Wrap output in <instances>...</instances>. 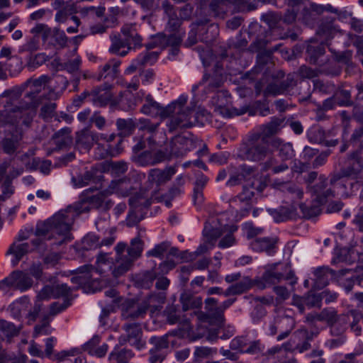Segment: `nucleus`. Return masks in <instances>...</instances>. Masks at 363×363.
<instances>
[{"label":"nucleus","instance_id":"bf43d9fd","mask_svg":"<svg viewBox=\"0 0 363 363\" xmlns=\"http://www.w3.org/2000/svg\"><path fill=\"white\" fill-rule=\"evenodd\" d=\"M205 309L208 313V314L217 319L219 320L218 311H217L218 306H217L218 301L214 298H207L205 301Z\"/></svg>","mask_w":363,"mask_h":363},{"label":"nucleus","instance_id":"aec40b11","mask_svg":"<svg viewBox=\"0 0 363 363\" xmlns=\"http://www.w3.org/2000/svg\"><path fill=\"white\" fill-rule=\"evenodd\" d=\"M272 154L274 151H278L279 157L282 161L291 160L294 156V150L292 144L286 143L279 138H272Z\"/></svg>","mask_w":363,"mask_h":363},{"label":"nucleus","instance_id":"b1692460","mask_svg":"<svg viewBox=\"0 0 363 363\" xmlns=\"http://www.w3.org/2000/svg\"><path fill=\"white\" fill-rule=\"evenodd\" d=\"M140 111L146 115L152 116L160 115L162 118H167L166 107H162L150 95L145 97Z\"/></svg>","mask_w":363,"mask_h":363},{"label":"nucleus","instance_id":"393cba45","mask_svg":"<svg viewBox=\"0 0 363 363\" xmlns=\"http://www.w3.org/2000/svg\"><path fill=\"white\" fill-rule=\"evenodd\" d=\"M20 120L13 108V106L9 104V98L4 104V109L0 110V126L6 124H19Z\"/></svg>","mask_w":363,"mask_h":363},{"label":"nucleus","instance_id":"a19ab883","mask_svg":"<svg viewBox=\"0 0 363 363\" xmlns=\"http://www.w3.org/2000/svg\"><path fill=\"white\" fill-rule=\"evenodd\" d=\"M121 65V60L113 58L108 60L102 67L101 71L98 77V80H101L103 77L108 75L116 76L118 72V68Z\"/></svg>","mask_w":363,"mask_h":363},{"label":"nucleus","instance_id":"052dcab7","mask_svg":"<svg viewBox=\"0 0 363 363\" xmlns=\"http://www.w3.org/2000/svg\"><path fill=\"white\" fill-rule=\"evenodd\" d=\"M283 191L291 194L294 199H301L303 197V191L298 185L289 183L283 186Z\"/></svg>","mask_w":363,"mask_h":363},{"label":"nucleus","instance_id":"20e7f679","mask_svg":"<svg viewBox=\"0 0 363 363\" xmlns=\"http://www.w3.org/2000/svg\"><path fill=\"white\" fill-rule=\"evenodd\" d=\"M82 204L69 206L55 213L50 218V222L53 227V231L60 235H65L71 230L72 225L76 217L82 213L89 212L88 206L82 207Z\"/></svg>","mask_w":363,"mask_h":363},{"label":"nucleus","instance_id":"4c0bfd02","mask_svg":"<svg viewBox=\"0 0 363 363\" xmlns=\"http://www.w3.org/2000/svg\"><path fill=\"white\" fill-rule=\"evenodd\" d=\"M77 9L73 1H67L66 4L62 6L55 15V20L59 23H64L67 19L68 16L77 13Z\"/></svg>","mask_w":363,"mask_h":363},{"label":"nucleus","instance_id":"f8f14e48","mask_svg":"<svg viewBox=\"0 0 363 363\" xmlns=\"http://www.w3.org/2000/svg\"><path fill=\"white\" fill-rule=\"evenodd\" d=\"M125 334L121 335L119 341L121 344L129 342L130 345L140 349L145 345L142 340V329L138 323H127L123 326Z\"/></svg>","mask_w":363,"mask_h":363},{"label":"nucleus","instance_id":"8fccbe9b","mask_svg":"<svg viewBox=\"0 0 363 363\" xmlns=\"http://www.w3.org/2000/svg\"><path fill=\"white\" fill-rule=\"evenodd\" d=\"M157 41H160V46L170 45L174 47L180 44L182 42V38L176 33L169 35L168 37L160 34L158 35L155 38L154 43H157Z\"/></svg>","mask_w":363,"mask_h":363},{"label":"nucleus","instance_id":"f257e3e1","mask_svg":"<svg viewBox=\"0 0 363 363\" xmlns=\"http://www.w3.org/2000/svg\"><path fill=\"white\" fill-rule=\"evenodd\" d=\"M50 82L51 77L48 75L30 78L26 81L30 90L23 97H21L23 91L18 87L5 90L1 97L9 98V104L13 106L21 123L28 128L32 123L43 101L57 100L69 84L66 78L60 76L57 78V83L62 84L60 89L57 86H50Z\"/></svg>","mask_w":363,"mask_h":363},{"label":"nucleus","instance_id":"58836bf2","mask_svg":"<svg viewBox=\"0 0 363 363\" xmlns=\"http://www.w3.org/2000/svg\"><path fill=\"white\" fill-rule=\"evenodd\" d=\"M110 194H108L106 192V189L104 191L100 192L96 195L90 197L89 199L83 200L81 202L77 203V204L82 205V203H86L83 205L82 207L84 208L85 206H88L89 211H90L91 208H101L103 207L104 205L105 196H107Z\"/></svg>","mask_w":363,"mask_h":363},{"label":"nucleus","instance_id":"de8ad7c7","mask_svg":"<svg viewBox=\"0 0 363 363\" xmlns=\"http://www.w3.org/2000/svg\"><path fill=\"white\" fill-rule=\"evenodd\" d=\"M336 318H337V311L333 308H325L321 311L320 322H325L331 326L332 332L336 329Z\"/></svg>","mask_w":363,"mask_h":363},{"label":"nucleus","instance_id":"9d476101","mask_svg":"<svg viewBox=\"0 0 363 363\" xmlns=\"http://www.w3.org/2000/svg\"><path fill=\"white\" fill-rule=\"evenodd\" d=\"M147 306L142 299H127L121 304V315L125 320L143 318L147 313Z\"/></svg>","mask_w":363,"mask_h":363},{"label":"nucleus","instance_id":"6e6552de","mask_svg":"<svg viewBox=\"0 0 363 363\" xmlns=\"http://www.w3.org/2000/svg\"><path fill=\"white\" fill-rule=\"evenodd\" d=\"M143 245V242L139 238H135L131 240L130 245L127 250L128 256L125 259L120 257L121 264L116 267L113 272L115 277H119L129 270L133 262L141 256Z\"/></svg>","mask_w":363,"mask_h":363},{"label":"nucleus","instance_id":"2eb2a0df","mask_svg":"<svg viewBox=\"0 0 363 363\" xmlns=\"http://www.w3.org/2000/svg\"><path fill=\"white\" fill-rule=\"evenodd\" d=\"M254 195L255 193L250 188L243 186L242 193L230 200V206L237 208L238 203H243V208H240V216H247L251 209V200Z\"/></svg>","mask_w":363,"mask_h":363},{"label":"nucleus","instance_id":"13d9d810","mask_svg":"<svg viewBox=\"0 0 363 363\" xmlns=\"http://www.w3.org/2000/svg\"><path fill=\"white\" fill-rule=\"evenodd\" d=\"M216 353V349H213L208 347H196L194 353L195 362L211 357Z\"/></svg>","mask_w":363,"mask_h":363},{"label":"nucleus","instance_id":"72a5a7b5","mask_svg":"<svg viewBox=\"0 0 363 363\" xmlns=\"http://www.w3.org/2000/svg\"><path fill=\"white\" fill-rule=\"evenodd\" d=\"M180 302L184 311L194 308H200L202 306V298L192 294L184 292L181 294Z\"/></svg>","mask_w":363,"mask_h":363},{"label":"nucleus","instance_id":"f3484780","mask_svg":"<svg viewBox=\"0 0 363 363\" xmlns=\"http://www.w3.org/2000/svg\"><path fill=\"white\" fill-rule=\"evenodd\" d=\"M175 173L176 169L174 167H167L164 169H152L149 171L147 179L150 182L160 186L169 182Z\"/></svg>","mask_w":363,"mask_h":363},{"label":"nucleus","instance_id":"c85d7f7f","mask_svg":"<svg viewBox=\"0 0 363 363\" xmlns=\"http://www.w3.org/2000/svg\"><path fill=\"white\" fill-rule=\"evenodd\" d=\"M283 122V118L274 117L270 122L261 126L259 133L262 134V137L270 139L271 136L277 134L281 130Z\"/></svg>","mask_w":363,"mask_h":363},{"label":"nucleus","instance_id":"864d4df0","mask_svg":"<svg viewBox=\"0 0 363 363\" xmlns=\"http://www.w3.org/2000/svg\"><path fill=\"white\" fill-rule=\"evenodd\" d=\"M116 126L119 130L123 131L128 134H131L133 130L137 127V125L132 118H119L116 121Z\"/></svg>","mask_w":363,"mask_h":363},{"label":"nucleus","instance_id":"6e6d98bb","mask_svg":"<svg viewBox=\"0 0 363 363\" xmlns=\"http://www.w3.org/2000/svg\"><path fill=\"white\" fill-rule=\"evenodd\" d=\"M277 320L279 330H293L295 327V320L291 316H278Z\"/></svg>","mask_w":363,"mask_h":363},{"label":"nucleus","instance_id":"423d86ee","mask_svg":"<svg viewBox=\"0 0 363 363\" xmlns=\"http://www.w3.org/2000/svg\"><path fill=\"white\" fill-rule=\"evenodd\" d=\"M150 146L149 150L143 151L134 157L133 161L140 166H153L164 162L167 160L166 154L164 152L162 145L158 148L154 147L155 144L152 137L147 139Z\"/></svg>","mask_w":363,"mask_h":363},{"label":"nucleus","instance_id":"4be33fe9","mask_svg":"<svg viewBox=\"0 0 363 363\" xmlns=\"http://www.w3.org/2000/svg\"><path fill=\"white\" fill-rule=\"evenodd\" d=\"M98 133L88 129L77 133L76 145L79 149L89 150L94 143L97 144Z\"/></svg>","mask_w":363,"mask_h":363},{"label":"nucleus","instance_id":"c756f323","mask_svg":"<svg viewBox=\"0 0 363 363\" xmlns=\"http://www.w3.org/2000/svg\"><path fill=\"white\" fill-rule=\"evenodd\" d=\"M165 299L166 296L164 293H157L152 294L142 300L147 305V310H150V311L153 313L161 309Z\"/></svg>","mask_w":363,"mask_h":363},{"label":"nucleus","instance_id":"338daca9","mask_svg":"<svg viewBox=\"0 0 363 363\" xmlns=\"http://www.w3.org/2000/svg\"><path fill=\"white\" fill-rule=\"evenodd\" d=\"M108 170L114 175L123 174L128 170V165L123 161L113 162L109 164Z\"/></svg>","mask_w":363,"mask_h":363},{"label":"nucleus","instance_id":"0e129e2a","mask_svg":"<svg viewBox=\"0 0 363 363\" xmlns=\"http://www.w3.org/2000/svg\"><path fill=\"white\" fill-rule=\"evenodd\" d=\"M136 125L140 130H146L150 133H154L157 130L160 123H152L149 119L140 118Z\"/></svg>","mask_w":363,"mask_h":363},{"label":"nucleus","instance_id":"a211bd4d","mask_svg":"<svg viewBox=\"0 0 363 363\" xmlns=\"http://www.w3.org/2000/svg\"><path fill=\"white\" fill-rule=\"evenodd\" d=\"M326 187L327 179L323 176L319 177V182L313 187V194L315 195V200L320 206L325 203L328 199L335 196L334 190Z\"/></svg>","mask_w":363,"mask_h":363},{"label":"nucleus","instance_id":"a18cd8bd","mask_svg":"<svg viewBox=\"0 0 363 363\" xmlns=\"http://www.w3.org/2000/svg\"><path fill=\"white\" fill-rule=\"evenodd\" d=\"M229 4L228 0H213L210 4V9L214 16L223 18Z\"/></svg>","mask_w":363,"mask_h":363},{"label":"nucleus","instance_id":"0eeeda50","mask_svg":"<svg viewBox=\"0 0 363 363\" xmlns=\"http://www.w3.org/2000/svg\"><path fill=\"white\" fill-rule=\"evenodd\" d=\"M283 279L289 281V284L292 286L297 281V278L293 272L290 271L285 275L281 270H279L278 264H274L266 269L262 276V281H256V284L258 288L263 289L266 287V284L274 285Z\"/></svg>","mask_w":363,"mask_h":363},{"label":"nucleus","instance_id":"774afa93","mask_svg":"<svg viewBox=\"0 0 363 363\" xmlns=\"http://www.w3.org/2000/svg\"><path fill=\"white\" fill-rule=\"evenodd\" d=\"M50 231H53V227L50 222V218L44 222L38 223L36 225L35 234L38 236H45Z\"/></svg>","mask_w":363,"mask_h":363},{"label":"nucleus","instance_id":"09e8293b","mask_svg":"<svg viewBox=\"0 0 363 363\" xmlns=\"http://www.w3.org/2000/svg\"><path fill=\"white\" fill-rule=\"evenodd\" d=\"M156 278V274L153 271L145 272L136 277V284L138 286L149 289Z\"/></svg>","mask_w":363,"mask_h":363},{"label":"nucleus","instance_id":"c9c22d12","mask_svg":"<svg viewBox=\"0 0 363 363\" xmlns=\"http://www.w3.org/2000/svg\"><path fill=\"white\" fill-rule=\"evenodd\" d=\"M121 33L125 36V39L130 42V45L133 44L137 46L141 44L142 38L137 32L135 25H124L121 28Z\"/></svg>","mask_w":363,"mask_h":363},{"label":"nucleus","instance_id":"7c9ffc66","mask_svg":"<svg viewBox=\"0 0 363 363\" xmlns=\"http://www.w3.org/2000/svg\"><path fill=\"white\" fill-rule=\"evenodd\" d=\"M252 285L253 282L249 277H244L238 282L229 286L223 294L225 296L241 294L250 289Z\"/></svg>","mask_w":363,"mask_h":363},{"label":"nucleus","instance_id":"6ab92c4d","mask_svg":"<svg viewBox=\"0 0 363 363\" xmlns=\"http://www.w3.org/2000/svg\"><path fill=\"white\" fill-rule=\"evenodd\" d=\"M71 293V289L67 284H57L53 286H45L38 294L40 299H47L51 297H67Z\"/></svg>","mask_w":363,"mask_h":363},{"label":"nucleus","instance_id":"ea45409f","mask_svg":"<svg viewBox=\"0 0 363 363\" xmlns=\"http://www.w3.org/2000/svg\"><path fill=\"white\" fill-rule=\"evenodd\" d=\"M132 357L133 353L130 350L115 349L110 353L108 360L111 363H128Z\"/></svg>","mask_w":363,"mask_h":363},{"label":"nucleus","instance_id":"5fc2aeb1","mask_svg":"<svg viewBox=\"0 0 363 363\" xmlns=\"http://www.w3.org/2000/svg\"><path fill=\"white\" fill-rule=\"evenodd\" d=\"M158 54L156 52H146L145 53L140 55L136 58V62L140 67H144L147 65H152L157 59Z\"/></svg>","mask_w":363,"mask_h":363},{"label":"nucleus","instance_id":"2f4dec72","mask_svg":"<svg viewBox=\"0 0 363 363\" xmlns=\"http://www.w3.org/2000/svg\"><path fill=\"white\" fill-rule=\"evenodd\" d=\"M274 220L277 222H283L289 219H296L298 216L294 207L281 206L272 212Z\"/></svg>","mask_w":363,"mask_h":363},{"label":"nucleus","instance_id":"1a4fd4ad","mask_svg":"<svg viewBox=\"0 0 363 363\" xmlns=\"http://www.w3.org/2000/svg\"><path fill=\"white\" fill-rule=\"evenodd\" d=\"M273 77L274 80L264 90V95L266 97L281 94L289 87L296 84L294 77L290 74L284 79V73L281 70L278 71Z\"/></svg>","mask_w":363,"mask_h":363},{"label":"nucleus","instance_id":"603ef678","mask_svg":"<svg viewBox=\"0 0 363 363\" xmlns=\"http://www.w3.org/2000/svg\"><path fill=\"white\" fill-rule=\"evenodd\" d=\"M307 53L309 57V62L312 64H316L318 57L325 54V48L319 45H309L307 47Z\"/></svg>","mask_w":363,"mask_h":363},{"label":"nucleus","instance_id":"39448f33","mask_svg":"<svg viewBox=\"0 0 363 363\" xmlns=\"http://www.w3.org/2000/svg\"><path fill=\"white\" fill-rule=\"evenodd\" d=\"M166 158L169 160L172 157H180L186 155L189 151L194 148L193 140L187 135H177L169 143H165L162 145Z\"/></svg>","mask_w":363,"mask_h":363},{"label":"nucleus","instance_id":"ddd939ff","mask_svg":"<svg viewBox=\"0 0 363 363\" xmlns=\"http://www.w3.org/2000/svg\"><path fill=\"white\" fill-rule=\"evenodd\" d=\"M130 211L126 219V224L128 227L136 225L143 218V209L147 208L150 203L140 197H131L129 199Z\"/></svg>","mask_w":363,"mask_h":363},{"label":"nucleus","instance_id":"f03ea898","mask_svg":"<svg viewBox=\"0 0 363 363\" xmlns=\"http://www.w3.org/2000/svg\"><path fill=\"white\" fill-rule=\"evenodd\" d=\"M186 101V97L181 96L166 107L167 118H170L167 123L169 132H173L178 128H188L193 125L191 118L194 116V110L185 107Z\"/></svg>","mask_w":363,"mask_h":363},{"label":"nucleus","instance_id":"a878e982","mask_svg":"<svg viewBox=\"0 0 363 363\" xmlns=\"http://www.w3.org/2000/svg\"><path fill=\"white\" fill-rule=\"evenodd\" d=\"M52 140L56 145L55 150H62L69 147L73 141L71 129L69 128H62L52 135Z\"/></svg>","mask_w":363,"mask_h":363},{"label":"nucleus","instance_id":"dca6fc26","mask_svg":"<svg viewBox=\"0 0 363 363\" xmlns=\"http://www.w3.org/2000/svg\"><path fill=\"white\" fill-rule=\"evenodd\" d=\"M164 313L169 323H178L180 325L181 329L184 332H190L192 330V326L189 319L182 318L180 315V311L175 306H168L166 308Z\"/></svg>","mask_w":363,"mask_h":363},{"label":"nucleus","instance_id":"4d7b16f0","mask_svg":"<svg viewBox=\"0 0 363 363\" xmlns=\"http://www.w3.org/2000/svg\"><path fill=\"white\" fill-rule=\"evenodd\" d=\"M150 342L153 345L152 350L160 352V350L169 347L168 335H166L162 337H152L150 340Z\"/></svg>","mask_w":363,"mask_h":363},{"label":"nucleus","instance_id":"412c9836","mask_svg":"<svg viewBox=\"0 0 363 363\" xmlns=\"http://www.w3.org/2000/svg\"><path fill=\"white\" fill-rule=\"evenodd\" d=\"M133 189L131 180L129 178L123 177L111 181L106 189L108 194H117L123 196H128Z\"/></svg>","mask_w":363,"mask_h":363},{"label":"nucleus","instance_id":"e433bc0d","mask_svg":"<svg viewBox=\"0 0 363 363\" xmlns=\"http://www.w3.org/2000/svg\"><path fill=\"white\" fill-rule=\"evenodd\" d=\"M275 242L270 238H263L252 241L250 246L254 251L270 252L274 248Z\"/></svg>","mask_w":363,"mask_h":363},{"label":"nucleus","instance_id":"3c124183","mask_svg":"<svg viewBox=\"0 0 363 363\" xmlns=\"http://www.w3.org/2000/svg\"><path fill=\"white\" fill-rule=\"evenodd\" d=\"M299 208L301 211L303 217L308 219L318 216L321 212V209L318 203L308 206L306 203H301L299 204Z\"/></svg>","mask_w":363,"mask_h":363},{"label":"nucleus","instance_id":"473e14b6","mask_svg":"<svg viewBox=\"0 0 363 363\" xmlns=\"http://www.w3.org/2000/svg\"><path fill=\"white\" fill-rule=\"evenodd\" d=\"M223 82L222 75L215 72L213 74H204L199 84H206V91L213 92L220 87Z\"/></svg>","mask_w":363,"mask_h":363},{"label":"nucleus","instance_id":"4468645a","mask_svg":"<svg viewBox=\"0 0 363 363\" xmlns=\"http://www.w3.org/2000/svg\"><path fill=\"white\" fill-rule=\"evenodd\" d=\"M352 273L351 269H345L335 272L327 267H320L315 269V285L318 288H323L328 284L329 277L339 278Z\"/></svg>","mask_w":363,"mask_h":363},{"label":"nucleus","instance_id":"bb28decb","mask_svg":"<svg viewBox=\"0 0 363 363\" xmlns=\"http://www.w3.org/2000/svg\"><path fill=\"white\" fill-rule=\"evenodd\" d=\"M230 177L226 182L228 186H235L239 185L245 179L247 175H250L252 169L250 167L245 166L241 167L240 169L230 168Z\"/></svg>","mask_w":363,"mask_h":363},{"label":"nucleus","instance_id":"69168bd1","mask_svg":"<svg viewBox=\"0 0 363 363\" xmlns=\"http://www.w3.org/2000/svg\"><path fill=\"white\" fill-rule=\"evenodd\" d=\"M350 91L348 90H338L335 94V99L340 106H348L350 104Z\"/></svg>","mask_w":363,"mask_h":363},{"label":"nucleus","instance_id":"7ed1b4c3","mask_svg":"<svg viewBox=\"0 0 363 363\" xmlns=\"http://www.w3.org/2000/svg\"><path fill=\"white\" fill-rule=\"evenodd\" d=\"M272 155V138L262 137L259 132L251 133L245 144V156L253 162L264 161Z\"/></svg>","mask_w":363,"mask_h":363},{"label":"nucleus","instance_id":"49530a36","mask_svg":"<svg viewBox=\"0 0 363 363\" xmlns=\"http://www.w3.org/2000/svg\"><path fill=\"white\" fill-rule=\"evenodd\" d=\"M111 94L109 91L101 90L100 88H94L91 91V100L100 106H105L111 99Z\"/></svg>","mask_w":363,"mask_h":363},{"label":"nucleus","instance_id":"f704fd0d","mask_svg":"<svg viewBox=\"0 0 363 363\" xmlns=\"http://www.w3.org/2000/svg\"><path fill=\"white\" fill-rule=\"evenodd\" d=\"M204 235L206 239V242L201 245L196 251L199 255L205 253L211 248L214 245L216 240L221 235V233L219 229L213 228L208 233L205 231Z\"/></svg>","mask_w":363,"mask_h":363},{"label":"nucleus","instance_id":"37998d69","mask_svg":"<svg viewBox=\"0 0 363 363\" xmlns=\"http://www.w3.org/2000/svg\"><path fill=\"white\" fill-rule=\"evenodd\" d=\"M28 243H14L10 247L7 253L12 254L15 257V259L12 260L14 266L16 265L22 257L28 252Z\"/></svg>","mask_w":363,"mask_h":363},{"label":"nucleus","instance_id":"680f3d73","mask_svg":"<svg viewBox=\"0 0 363 363\" xmlns=\"http://www.w3.org/2000/svg\"><path fill=\"white\" fill-rule=\"evenodd\" d=\"M306 306L308 308L321 307V294H315L314 293H308L303 296Z\"/></svg>","mask_w":363,"mask_h":363},{"label":"nucleus","instance_id":"5701e85b","mask_svg":"<svg viewBox=\"0 0 363 363\" xmlns=\"http://www.w3.org/2000/svg\"><path fill=\"white\" fill-rule=\"evenodd\" d=\"M111 45L109 48V52L112 54L120 56L126 55L130 50V43L125 38L122 39L119 34H112L110 35Z\"/></svg>","mask_w":363,"mask_h":363},{"label":"nucleus","instance_id":"cd10ccee","mask_svg":"<svg viewBox=\"0 0 363 363\" xmlns=\"http://www.w3.org/2000/svg\"><path fill=\"white\" fill-rule=\"evenodd\" d=\"M94 269L92 265L85 264L77 269V276L72 278V281L80 286H89L91 281V272Z\"/></svg>","mask_w":363,"mask_h":363},{"label":"nucleus","instance_id":"9b49d317","mask_svg":"<svg viewBox=\"0 0 363 363\" xmlns=\"http://www.w3.org/2000/svg\"><path fill=\"white\" fill-rule=\"evenodd\" d=\"M33 284L32 279L21 271H14L4 280L0 281V289H4L5 286H11L15 289L26 291Z\"/></svg>","mask_w":363,"mask_h":363},{"label":"nucleus","instance_id":"79ce46f5","mask_svg":"<svg viewBox=\"0 0 363 363\" xmlns=\"http://www.w3.org/2000/svg\"><path fill=\"white\" fill-rule=\"evenodd\" d=\"M52 100H45L43 101L39 113V116L44 121L51 119L56 113L57 104L52 102Z\"/></svg>","mask_w":363,"mask_h":363},{"label":"nucleus","instance_id":"c03bdc74","mask_svg":"<svg viewBox=\"0 0 363 363\" xmlns=\"http://www.w3.org/2000/svg\"><path fill=\"white\" fill-rule=\"evenodd\" d=\"M162 7L169 15L168 27L172 31L177 30L181 26V20L174 12L172 6L168 1H164L162 3Z\"/></svg>","mask_w":363,"mask_h":363},{"label":"nucleus","instance_id":"e2e57ef3","mask_svg":"<svg viewBox=\"0 0 363 363\" xmlns=\"http://www.w3.org/2000/svg\"><path fill=\"white\" fill-rule=\"evenodd\" d=\"M0 331L7 337L15 336L18 333V330L13 323L4 320H0Z\"/></svg>","mask_w":363,"mask_h":363}]
</instances>
